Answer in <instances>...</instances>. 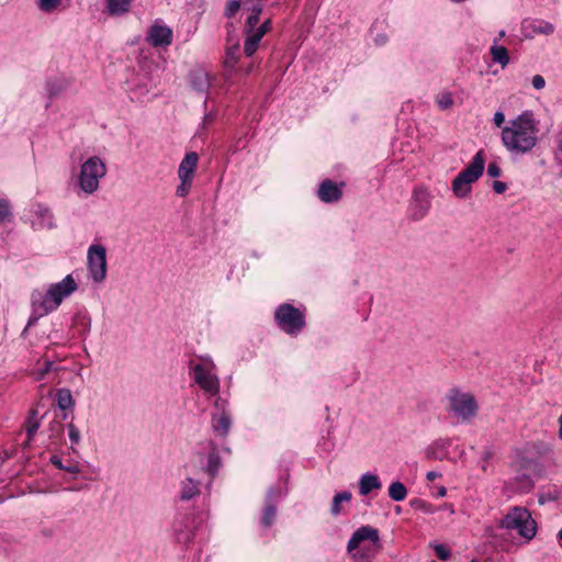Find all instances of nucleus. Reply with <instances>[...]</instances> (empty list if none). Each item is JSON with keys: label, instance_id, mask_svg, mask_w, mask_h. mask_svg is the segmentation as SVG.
Returning <instances> with one entry per match:
<instances>
[{"label": "nucleus", "instance_id": "nucleus-3", "mask_svg": "<svg viewBox=\"0 0 562 562\" xmlns=\"http://www.w3.org/2000/svg\"><path fill=\"white\" fill-rule=\"evenodd\" d=\"M501 527L516 531L526 541L531 540L537 532V524L531 514L524 507L512 508L502 519Z\"/></svg>", "mask_w": 562, "mask_h": 562}, {"label": "nucleus", "instance_id": "nucleus-17", "mask_svg": "<svg viewBox=\"0 0 562 562\" xmlns=\"http://www.w3.org/2000/svg\"><path fill=\"white\" fill-rule=\"evenodd\" d=\"M190 83L198 92H207L211 86L210 76L203 69H194L190 72Z\"/></svg>", "mask_w": 562, "mask_h": 562}, {"label": "nucleus", "instance_id": "nucleus-61", "mask_svg": "<svg viewBox=\"0 0 562 562\" xmlns=\"http://www.w3.org/2000/svg\"><path fill=\"white\" fill-rule=\"evenodd\" d=\"M452 2H456L457 0H451Z\"/></svg>", "mask_w": 562, "mask_h": 562}, {"label": "nucleus", "instance_id": "nucleus-47", "mask_svg": "<svg viewBox=\"0 0 562 562\" xmlns=\"http://www.w3.org/2000/svg\"><path fill=\"white\" fill-rule=\"evenodd\" d=\"M506 188H507L506 183H504L502 181H494V183H493V189L496 193L501 194V193L505 192Z\"/></svg>", "mask_w": 562, "mask_h": 562}, {"label": "nucleus", "instance_id": "nucleus-19", "mask_svg": "<svg viewBox=\"0 0 562 562\" xmlns=\"http://www.w3.org/2000/svg\"><path fill=\"white\" fill-rule=\"evenodd\" d=\"M382 483L378 475L366 473L360 477L359 481V493L362 496L368 495L373 490H380Z\"/></svg>", "mask_w": 562, "mask_h": 562}, {"label": "nucleus", "instance_id": "nucleus-38", "mask_svg": "<svg viewBox=\"0 0 562 562\" xmlns=\"http://www.w3.org/2000/svg\"><path fill=\"white\" fill-rule=\"evenodd\" d=\"M448 401V409L450 412L457 413V389H451L447 395Z\"/></svg>", "mask_w": 562, "mask_h": 562}, {"label": "nucleus", "instance_id": "nucleus-31", "mask_svg": "<svg viewBox=\"0 0 562 562\" xmlns=\"http://www.w3.org/2000/svg\"><path fill=\"white\" fill-rule=\"evenodd\" d=\"M50 463L59 470H64L71 474H78L80 472L79 465L76 462H69L68 464H64L61 459L58 456L50 457Z\"/></svg>", "mask_w": 562, "mask_h": 562}, {"label": "nucleus", "instance_id": "nucleus-28", "mask_svg": "<svg viewBox=\"0 0 562 562\" xmlns=\"http://www.w3.org/2000/svg\"><path fill=\"white\" fill-rule=\"evenodd\" d=\"M56 402L60 409L66 411L75 404L72 394L68 389H60L56 394Z\"/></svg>", "mask_w": 562, "mask_h": 562}, {"label": "nucleus", "instance_id": "nucleus-43", "mask_svg": "<svg viewBox=\"0 0 562 562\" xmlns=\"http://www.w3.org/2000/svg\"><path fill=\"white\" fill-rule=\"evenodd\" d=\"M487 175L491 178H497L501 176V168L496 162H490L487 166Z\"/></svg>", "mask_w": 562, "mask_h": 562}, {"label": "nucleus", "instance_id": "nucleus-46", "mask_svg": "<svg viewBox=\"0 0 562 562\" xmlns=\"http://www.w3.org/2000/svg\"><path fill=\"white\" fill-rule=\"evenodd\" d=\"M495 125L497 127H502V125L505 123V115L503 112L498 111L494 114V119H493Z\"/></svg>", "mask_w": 562, "mask_h": 562}, {"label": "nucleus", "instance_id": "nucleus-24", "mask_svg": "<svg viewBox=\"0 0 562 562\" xmlns=\"http://www.w3.org/2000/svg\"><path fill=\"white\" fill-rule=\"evenodd\" d=\"M40 426H41V418L38 416V412H37V409L33 408L30 411L29 417L25 423L29 440H31L35 436Z\"/></svg>", "mask_w": 562, "mask_h": 562}, {"label": "nucleus", "instance_id": "nucleus-15", "mask_svg": "<svg viewBox=\"0 0 562 562\" xmlns=\"http://www.w3.org/2000/svg\"><path fill=\"white\" fill-rule=\"evenodd\" d=\"M148 42L155 46H168L172 42V31L166 25H153L147 35Z\"/></svg>", "mask_w": 562, "mask_h": 562}, {"label": "nucleus", "instance_id": "nucleus-13", "mask_svg": "<svg viewBox=\"0 0 562 562\" xmlns=\"http://www.w3.org/2000/svg\"><path fill=\"white\" fill-rule=\"evenodd\" d=\"M279 495L280 492L274 488H270L267 492L266 505L260 516V526L262 528H270L273 525L277 516V506L274 503V498L278 497Z\"/></svg>", "mask_w": 562, "mask_h": 562}, {"label": "nucleus", "instance_id": "nucleus-21", "mask_svg": "<svg viewBox=\"0 0 562 562\" xmlns=\"http://www.w3.org/2000/svg\"><path fill=\"white\" fill-rule=\"evenodd\" d=\"M105 10L110 15L119 16L127 13L133 0H104Z\"/></svg>", "mask_w": 562, "mask_h": 562}, {"label": "nucleus", "instance_id": "nucleus-45", "mask_svg": "<svg viewBox=\"0 0 562 562\" xmlns=\"http://www.w3.org/2000/svg\"><path fill=\"white\" fill-rule=\"evenodd\" d=\"M427 454L429 457H434L436 459H442L446 456V451L445 450H440V451L437 452L436 448L432 447V448H429L427 450Z\"/></svg>", "mask_w": 562, "mask_h": 562}, {"label": "nucleus", "instance_id": "nucleus-20", "mask_svg": "<svg viewBox=\"0 0 562 562\" xmlns=\"http://www.w3.org/2000/svg\"><path fill=\"white\" fill-rule=\"evenodd\" d=\"M200 482L193 480L192 477H187L181 483L180 498L182 501H190L193 497L200 495Z\"/></svg>", "mask_w": 562, "mask_h": 562}, {"label": "nucleus", "instance_id": "nucleus-50", "mask_svg": "<svg viewBox=\"0 0 562 562\" xmlns=\"http://www.w3.org/2000/svg\"><path fill=\"white\" fill-rule=\"evenodd\" d=\"M471 562H494V561L490 558H473L471 560Z\"/></svg>", "mask_w": 562, "mask_h": 562}, {"label": "nucleus", "instance_id": "nucleus-5", "mask_svg": "<svg viewBox=\"0 0 562 562\" xmlns=\"http://www.w3.org/2000/svg\"><path fill=\"white\" fill-rule=\"evenodd\" d=\"M278 327L290 336L299 335L305 327V315L290 303L280 304L274 312Z\"/></svg>", "mask_w": 562, "mask_h": 562}, {"label": "nucleus", "instance_id": "nucleus-30", "mask_svg": "<svg viewBox=\"0 0 562 562\" xmlns=\"http://www.w3.org/2000/svg\"><path fill=\"white\" fill-rule=\"evenodd\" d=\"M239 44L235 43L226 49L224 67L233 70L238 61Z\"/></svg>", "mask_w": 562, "mask_h": 562}, {"label": "nucleus", "instance_id": "nucleus-27", "mask_svg": "<svg viewBox=\"0 0 562 562\" xmlns=\"http://www.w3.org/2000/svg\"><path fill=\"white\" fill-rule=\"evenodd\" d=\"M246 41L244 44V53L246 56L250 57L257 50L261 38H259L252 31H245Z\"/></svg>", "mask_w": 562, "mask_h": 562}, {"label": "nucleus", "instance_id": "nucleus-33", "mask_svg": "<svg viewBox=\"0 0 562 562\" xmlns=\"http://www.w3.org/2000/svg\"><path fill=\"white\" fill-rule=\"evenodd\" d=\"M436 102L441 110H447L453 104L452 94L449 92L441 93L437 97Z\"/></svg>", "mask_w": 562, "mask_h": 562}, {"label": "nucleus", "instance_id": "nucleus-16", "mask_svg": "<svg viewBox=\"0 0 562 562\" xmlns=\"http://www.w3.org/2000/svg\"><path fill=\"white\" fill-rule=\"evenodd\" d=\"M199 161L196 153H188L178 169V176L181 181L192 180Z\"/></svg>", "mask_w": 562, "mask_h": 562}, {"label": "nucleus", "instance_id": "nucleus-58", "mask_svg": "<svg viewBox=\"0 0 562 562\" xmlns=\"http://www.w3.org/2000/svg\"><path fill=\"white\" fill-rule=\"evenodd\" d=\"M558 536H559V539L562 541V529L559 531Z\"/></svg>", "mask_w": 562, "mask_h": 562}, {"label": "nucleus", "instance_id": "nucleus-48", "mask_svg": "<svg viewBox=\"0 0 562 562\" xmlns=\"http://www.w3.org/2000/svg\"><path fill=\"white\" fill-rule=\"evenodd\" d=\"M272 23L270 19H267L263 23L259 25V27L263 29L265 32H269L271 30Z\"/></svg>", "mask_w": 562, "mask_h": 562}, {"label": "nucleus", "instance_id": "nucleus-26", "mask_svg": "<svg viewBox=\"0 0 562 562\" xmlns=\"http://www.w3.org/2000/svg\"><path fill=\"white\" fill-rule=\"evenodd\" d=\"M387 493H389V497L392 501L402 502L407 496V488L402 482L396 481V482L391 483V485L389 486Z\"/></svg>", "mask_w": 562, "mask_h": 562}, {"label": "nucleus", "instance_id": "nucleus-2", "mask_svg": "<svg viewBox=\"0 0 562 562\" xmlns=\"http://www.w3.org/2000/svg\"><path fill=\"white\" fill-rule=\"evenodd\" d=\"M77 288L75 279L68 274L61 281L50 284L46 292L33 291L31 302L33 313L36 315L35 319L57 310L64 299L71 295Z\"/></svg>", "mask_w": 562, "mask_h": 562}, {"label": "nucleus", "instance_id": "nucleus-35", "mask_svg": "<svg viewBox=\"0 0 562 562\" xmlns=\"http://www.w3.org/2000/svg\"><path fill=\"white\" fill-rule=\"evenodd\" d=\"M61 0H38V8L43 12H53L60 4Z\"/></svg>", "mask_w": 562, "mask_h": 562}, {"label": "nucleus", "instance_id": "nucleus-29", "mask_svg": "<svg viewBox=\"0 0 562 562\" xmlns=\"http://www.w3.org/2000/svg\"><path fill=\"white\" fill-rule=\"evenodd\" d=\"M67 87H68V82L66 79H63V78L50 79L46 83V89L49 94V98H54V97L58 95L64 90H66Z\"/></svg>", "mask_w": 562, "mask_h": 562}, {"label": "nucleus", "instance_id": "nucleus-18", "mask_svg": "<svg viewBox=\"0 0 562 562\" xmlns=\"http://www.w3.org/2000/svg\"><path fill=\"white\" fill-rule=\"evenodd\" d=\"M231 425H232L231 416L225 411H223L221 414L214 415L212 417V428L217 435H220L222 437H226L228 435Z\"/></svg>", "mask_w": 562, "mask_h": 562}, {"label": "nucleus", "instance_id": "nucleus-39", "mask_svg": "<svg viewBox=\"0 0 562 562\" xmlns=\"http://www.w3.org/2000/svg\"><path fill=\"white\" fill-rule=\"evenodd\" d=\"M68 436L72 445H77L80 441V432L78 428L72 424H68Z\"/></svg>", "mask_w": 562, "mask_h": 562}, {"label": "nucleus", "instance_id": "nucleus-14", "mask_svg": "<svg viewBox=\"0 0 562 562\" xmlns=\"http://www.w3.org/2000/svg\"><path fill=\"white\" fill-rule=\"evenodd\" d=\"M342 183L337 184L336 182L326 179L321 182L318 188V198L325 203L338 202L342 196Z\"/></svg>", "mask_w": 562, "mask_h": 562}, {"label": "nucleus", "instance_id": "nucleus-34", "mask_svg": "<svg viewBox=\"0 0 562 562\" xmlns=\"http://www.w3.org/2000/svg\"><path fill=\"white\" fill-rule=\"evenodd\" d=\"M175 536H176V540L179 543H189L193 539L194 535L190 530L184 531L176 526L175 527Z\"/></svg>", "mask_w": 562, "mask_h": 562}, {"label": "nucleus", "instance_id": "nucleus-22", "mask_svg": "<svg viewBox=\"0 0 562 562\" xmlns=\"http://www.w3.org/2000/svg\"><path fill=\"white\" fill-rule=\"evenodd\" d=\"M221 467H222L221 457H220L217 450L213 449L207 456V463L204 468V471L209 474L211 480H213L217 475Z\"/></svg>", "mask_w": 562, "mask_h": 562}, {"label": "nucleus", "instance_id": "nucleus-59", "mask_svg": "<svg viewBox=\"0 0 562 562\" xmlns=\"http://www.w3.org/2000/svg\"><path fill=\"white\" fill-rule=\"evenodd\" d=\"M58 430H61L63 426L60 424L57 425Z\"/></svg>", "mask_w": 562, "mask_h": 562}, {"label": "nucleus", "instance_id": "nucleus-49", "mask_svg": "<svg viewBox=\"0 0 562 562\" xmlns=\"http://www.w3.org/2000/svg\"><path fill=\"white\" fill-rule=\"evenodd\" d=\"M252 33H255L261 40L267 34V32H265V30L259 26L252 29Z\"/></svg>", "mask_w": 562, "mask_h": 562}, {"label": "nucleus", "instance_id": "nucleus-55", "mask_svg": "<svg viewBox=\"0 0 562 562\" xmlns=\"http://www.w3.org/2000/svg\"><path fill=\"white\" fill-rule=\"evenodd\" d=\"M559 425H560L559 435H560V438L562 439V415L559 417Z\"/></svg>", "mask_w": 562, "mask_h": 562}, {"label": "nucleus", "instance_id": "nucleus-6", "mask_svg": "<svg viewBox=\"0 0 562 562\" xmlns=\"http://www.w3.org/2000/svg\"><path fill=\"white\" fill-rule=\"evenodd\" d=\"M213 368L212 361L210 363H192L190 366L193 381L210 396H215L220 392V379L213 373Z\"/></svg>", "mask_w": 562, "mask_h": 562}, {"label": "nucleus", "instance_id": "nucleus-9", "mask_svg": "<svg viewBox=\"0 0 562 562\" xmlns=\"http://www.w3.org/2000/svg\"><path fill=\"white\" fill-rule=\"evenodd\" d=\"M431 206V195L425 187L414 189L408 205V216L413 221L423 220L429 212Z\"/></svg>", "mask_w": 562, "mask_h": 562}, {"label": "nucleus", "instance_id": "nucleus-57", "mask_svg": "<svg viewBox=\"0 0 562 562\" xmlns=\"http://www.w3.org/2000/svg\"><path fill=\"white\" fill-rule=\"evenodd\" d=\"M498 36H499V38L504 37L505 36V31H501Z\"/></svg>", "mask_w": 562, "mask_h": 562}, {"label": "nucleus", "instance_id": "nucleus-8", "mask_svg": "<svg viewBox=\"0 0 562 562\" xmlns=\"http://www.w3.org/2000/svg\"><path fill=\"white\" fill-rule=\"evenodd\" d=\"M485 159L483 151L476 153L471 164L459 173V198L465 196L470 192L468 184L475 182L484 170Z\"/></svg>", "mask_w": 562, "mask_h": 562}, {"label": "nucleus", "instance_id": "nucleus-42", "mask_svg": "<svg viewBox=\"0 0 562 562\" xmlns=\"http://www.w3.org/2000/svg\"><path fill=\"white\" fill-rule=\"evenodd\" d=\"M532 87L537 90H541L546 86V80L541 75H535L531 79Z\"/></svg>", "mask_w": 562, "mask_h": 562}, {"label": "nucleus", "instance_id": "nucleus-44", "mask_svg": "<svg viewBox=\"0 0 562 562\" xmlns=\"http://www.w3.org/2000/svg\"><path fill=\"white\" fill-rule=\"evenodd\" d=\"M53 362L46 360L42 368L38 369L37 372V379H43L46 373H48L52 370Z\"/></svg>", "mask_w": 562, "mask_h": 562}, {"label": "nucleus", "instance_id": "nucleus-41", "mask_svg": "<svg viewBox=\"0 0 562 562\" xmlns=\"http://www.w3.org/2000/svg\"><path fill=\"white\" fill-rule=\"evenodd\" d=\"M259 18L257 13H251L245 24V31H252V29L259 26Z\"/></svg>", "mask_w": 562, "mask_h": 562}, {"label": "nucleus", "instance_id": "nucleus-56", "mask_svg": "<svg viewBox=\"0 0 562 562\" xmlns=\"http://www.w3.org/2000/svg\"><path fill=\"white\" fill-rule=\"evenodd\" d=\"M438 495H440V496H445V495H446V488H445V487H441V488L438 491Z\"/></svg>", "mask_w": 562, "mask_h": 562}, {"label": "nucleus", "instance_id": "nucleus-32", "mask_svg": "<svg viewBox=\"0 0 562 562\" xmlns=\"http://www.w3.org/2000/svg\"><path fill=\"white\" fill-rule=\"evenodd\" d=\"M436 557L441 561H447L452 557V551L449 547L442 543H431Z\"/></svg>", "mask_w": 562, "mask_h": 562}, {"label": "nucleus", "instance_id": "nucleus-54", "mask_svg": "<svg viewBox=\"0 0 562 562\" xmlns=\"http://www.w3.org/2000/svg\"><path fill=\"white\" fill-rule=\"evenodd\" d=\"M492 456H493L492 451L486 450V451L484 452V460H485V461H486V460H488L490 458H492Z\"/></svg>", "mask_w": 562, "mask_h": 562}, {"label": "nucleus", "instance_id": "nucleus-52", "mask_svg": "<svg viewBox=\"0 0 562 562\" xmlns=\"http://www.w3.org/2000/svg\"><path fill=\"white\" fill-rule=\"evenodd\" d=\"M437 476H438V473L435 472V471H430V472L427 473V479L429 481H434Z\"/></svg>", "mask_w": 562, "mask_h": 562}, {"label": "nucleus", "instance_id": "nucleus-51", "mask_svg": "<svg viewBox=\"0 0 562 562\" xmlns=\"http://www.w3.org/2000/svg\"><path fill=\"white\" fill-rule=\"evenodd\" d=\"M457 188H458V184H457V177H454L452 180H451V190L452 192L457 195Z\"/></svg>", "mask_w": 562, "mask_h": 562}, {"label": "nucleus", "instance_id": "nucleus-12", "mask_svg": "<svg viewBox=\"0 0 562 562\" xmlns=\"http://www.w3.org/2000/svg\"><path fill=\"white\" fill-rule=\"evenodd\" d=\"M479 414V403L471 393L459 394V424H471Z\"/></svg>", "mask_w": 562, "mask_h": 562}, {"label": "nucleus", "instance_id": "nucleus-25", "mask_svg": "<svg viewBox=\"0 0 562 562\" xmlns=\"http://www.w3.org/2000/svg\"><path fill=\"white\" fill-rule=\"evenodd\" d=\"M351 497H352V495L348 491H344V492L335 494V496L333 498L331 506H330V514L335 517L339 516L341 514V503L350 502Z\"/></svg>", "mask_w": 562, "mask_h": 562}, {"label": "nucleus", "instance_id": "nucleus-10", "mask_svg": "<svg viewBox=\"0 0 562 562\" xmlns=\"http://www.w3.org/2000/svg\"><path fill=\"white\" fill-rule=\"evenodd\" d=\"M369 541L373 547L380 548V537L378 529L371 527V526H362L358 528L349 539L347 543V550L348 552H352L359 546L364 542Z\"/></svg>", "mask_w": 562, "mask_h": 562}, {"label": "nucleus", "instance_id": "nucleus-53", "mask_svg": "<svg viewBox=\"0 0 562 562\" xmlns=\"http://www.w3.org/2000/svg\"><path fill=\"white\" fill-rule=\"evenodd\" d=\"M251 13H257V16H260L261 8L259 5H255L252 8V12Z\"/></svg>", "mask_w": 562, "mask_h": 562}, {"label": "nucleus", "instance_id": "nucleus-40", "mask_svg": "<svg viewBox=\"0 0 562 562\" xmlns=\"http://www.w3.org/2000/svg\"><path fill=\"white\" fill-rule=\"evenodd\" d=\"M192 180L181 181L180 186L177 188V195L180 198H184L188 195L189 190L191 188Z\"/></svg>", "mask_w": 562, "mask_h": 562}, {"label": "nucleus", "instance_id": "nucleus-1", "mask_svg": "<svg viewBox=\"0 0 562 562\" xmlns=\"http://www.w3.org/2000/svg\"><path fill=\"white\" fill-rule=\"evenodd\" d=\"M538 133L539 130L532 114L525 112L503 127L502 144L510 154L525 155L537 146Z\"/></svg>", "mask_w": 562, "mask_h": 562}, {"label": "nucleus", "instance_id": "nucleus-23", "mask_svg": "<svg viewBox=\"0 0 562 562\" xmlns=\"http://www.w3.org/2000/svg\"><path fill=\"white\" fill-rule=\"evenodd\" d=\"M490 53L493 61L499 64L502 68H505L509 64V55L506 47L497 45L495 42Z\"/></svg>", "mask_w": 562, "mask_h": 562}, {"label": "nucleus", "instance_id": "nucleus-11", "mask_svg": "<svg viewBox=\"0 0 562 562\" xmlns=\"http://www.w3.org/2000/svg\"><path fill=\"white\" fill-rule=\"evenodd\" d=\"M521 34L526 38H533L537 35L549 36L554 33L555 26L549 21L542 19H525L521 22Z\"/></svg>", "mask_w": 562, "mask_h": 562}, {"label": "nucleus", "instance_id": "nucleus-7", "mask_svg": "<svg viewBox=\"0 0 562 562\" xmlns=\"http://www.w3.org/2000/svg\"><path fill=\"white\" fill-rule=\"evenodd\" d=\"M87 265L92 280L102 282L106 277V249L102 245H91L87 254Z\"/></svg>", "mask_w": 562, "mask_h": 562}, {"label": "nucleus", "instance_id": "nucleus-37", "mask_svg": "<svg viewBox=\"0 0 562 562\" xmlns=\"http://www.w3.org/2000/svg\"><path fill=\"white\" fill-rule=\"evenodd\" d=\"M11 216L10 204L7 200L0 199V223Z\"/></svg>", "mask_w": 562, "mask_h": 562}, {"label": "nucleus", "instance_id": "nucleus-4", "mask_svg": "<svg viewBox=\"0 0 562 562\" xmlns=\"http://www.w3.org/2000/svg\"><path fill=\"white\" fill-rule=\"evenodd\" d=\"M106 175V166L100 157L93 156L87 159L80 168L78 177L79 188L88 194L99 189V181Z\"/></svg>", "mask_w": 562, "mask_h": 562}, {"label": "nucleus", "instance_id": "nucleus-60", "mask_svg": "<svg viewBox=\"0 0 562 562\" xmlns=\"http://www.w3.org/2000/svg\"><path fill=\"white\" fill-rule=\"evenodd\" d=\"M530 485H531L530 480H527V486H530Z\"/></svg>", "mask_w": 562, "mask_h": 562}, {"label": "nucleus", "instance_id": "nucleus-36", "mask_svg": "<svg viewBox=\"0 0 562 562\" xmlns=\"http://www.w3.org/2000/svg\"><path fill=\"white\" fill-rule=\"evenodd\" d=\"M241 1L243 0H229L226 4L225 15L227 18L234 16L237 13V11L240 9Z\"/></svg>", "mask_w": 562, "mask_h": 562}]
</instances>
